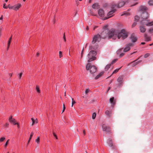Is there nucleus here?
Masks as SVG:
<instances>
[{"instance_id": "a211bd4d", "label": "nucleus", "mask_w": 153, "mask_h": 153, "mask_svg": "<svg viewBox=\"0 0 153 153\" xmlns=\"http://www.w3.org/2000/svg\"><path fill=\"white\" fill-rule=\"evenodd\" d=\"M92 8L94 9H98L100 8V6L98 3H96L93 4L92 6Z\"/></svg>"}, {"instance_id": "5fc2aeb1", "label": "nucleus", "mask_w": 153, "mask_h": 153, "mask_svg": "<svg viewBox=\"0 0 153 153\" xmlns=\"http://www.w3.org/2000/svg\"><path fill=\"white\" fill-rule=\"evenodd\" d=\"M3 7L4 8L7 9V6H6V4L4 3L3 4Z\"/></svg>"}, {"instance_id": "4be33fe9", "label": "nucleus", "mask_w": 153, "mask_h": 153, "mask_svg": "<svg viewBox=\"0 0 153 153\" xmlns=\"http://www.w3.org/2000/svg\"><path fill=\"white\" fill-rule=\"evenodd\" d=\"M140 58V57L138 58L137 59L135 60H134L131 63H132V66L133 67H134L135 66H136V65H137V63L136 61L138 59H139Z\"/></svg>"}, {"instance_id": "a19ab883", "label": "nucleus", "mask_w": 153, "mask_h": 153, "mask_svg": "<svg viewBox=\"0 0 153 153\" xmlns=\"http://www.w3.org/2000/svg\"><path fill=\"white\" fill-rule=\"evenodd\" d=\"M5 138L4 137H2L0 139V142H2L4 141Z\"/></svg>"}, {"instance_id": "ddd939ff", "label": "nucleus", "mask_w": 153, "mask_h": 153, "mask_svg": "<svg viewBox=\"0 0 153 153\" xmlns=\"http://www.w3.org/2000/svg\"><path fill=\"white\" fill-rule=\"evenodd\" d=\"M109 102L111 104V106L113 107L116 104V100L114 99V97H112L110 99Z\"/></svg>"}, {"instance_id": "0eeeda50", "label": "nucleus", "mask_w": 153, "mask_h": 153, "mask_svg": "<svg viewBox=\"0 0 153 153\" xmlns=\"http://www.w3.org/2000/svg\"><path fill=\"white\" fill-rule=\"evenodd\" d=\"M102 130L103 131H105L108 133H111V128L108 126H106L105 124H103L102 126Z\"/></svg>"}, {"instance_id": "ea45409f", "label": "nucleus", "mask_w": 153, "mask_h": 153, "mask_svg": "<svg viewBox=\"0 0 153 153\" xmlns=\"http://www.w3.org/2000/svg\"><path fill=\"white\" fill-rule=\"evenodd\" d=\"M90 13L91 14V15L92 16H96V14H95L94 13V12H93V10H90Z\"/></svg>"}, {"instance_id": "13d9d810", "label": "nucleus", "mask_w": 153, "mask_h": 153, "mask_svg": "<svg viewBox=\"0 0 153 153\" xmlns=\"http://www.w3.org/2000/svg\"><path fill=\"white\" fill-rule=\"evenodd\" d=\"M89 49L91 50H92V49H94V48L92 46H89Z\"/></svg>"}, {"instance_id": "f704fd0d", "label": "nucleus", "mask_w": 153, "mask_h": 153, "mask_svg": "<svg viewBox=\"0 0 153 153\" xmlns=\"http://www.w3.org/2000/svg\"><path fill=\"white\" fill-rule=\"evenodd\" d=\"M117 60V59H113L111 62L110 64H111V65H112L114 63H115Z\"/></svg>"}, {"instance_id": "39448f33", "label": "nucleus", "mask_w": 153, "mask_h": 153, "mask_svg": "<svg viewBox=\"0 0 153 153\" xmlns=\"http://www.w3.org/2000/svg\"><path fill=\"white\" fill-rule=\"evenodd\" d=\"M90 63H88L86 66L87 70H89L90 73L93 74L96 72L97 70V68L94 65H90Z\"/></svg>"}, {"instance_id": "aec40b11", "label": "nucleus", "mask_w": 153, "mask_h": 153, "mask_svg": "<svg viewBox=\"0 0 153 153\" xmlns=\"http://www.w3.org/2000/svg\"><path fill=\"white\" fill-rule=\"evenodd\" d=\"M104 72L103 71H102L100 72L98 75H97L95 77V79H97L98 78H99L100 77H101L104 74Z\"/></svg>"}, {"instance_id": "2f4dec72", "label": "nucleus", "mask_w": 153, "mask_h": 153, "mask_svg": "<svg viewBox=\"0 0 153 153\" xmlns=\"http://www.w3.org/2000/svg\"><path fill=\"white\" fill-rule=\"evenodd\" d=\"M36 90L37 92L39 93H40V91L39 89V87L38 86L36 85Z\"/></svg>"}, {"instance_id": "6ab92c4d", "label": "nucleus", "mask_w": 153, "mask_h": 153, "mask_svg": "<svg viewBox=\"0 0 153 153\" xmlns=\"http://www.w3.org/2000/svg\"><path fill=\"white\" fill-rule=\"evenodd\" d=\"M140 32L141 33H143L146 31V29L145 27L143 26H140L139 27Z\"/></svg>"}, {"instance_id": "393cba45", "label": "nucleus", "mask_w": 153, "mask_h": 153, "mask_svg": "<svg viewBox=\"0 0 153 153\" xmlns=\"http://www.w3.org/2000/svg\"><path fill=\"white\" fill-rule=\"evenodd\" d=\"M130 50V47L129 46H127L126 47V48L124 49L123 51L124 52H126Z\"/></svg>"}, {"instance_id": "423d86ee", "label": "nucleus", "mask_w": 153, "mask_h": 153, "mask_svg": "<svg viewBox=\"0 0 153 153\" xmlns=\"http://www.w3.org/2000/svg\"><path fill=\"white\" fill-rule=\"evenodd\" d=\"M21 7V4L20 3H18L13 6H11L10 4H9L7 6V8L10 9H13V10L17 11Z\"/></svg>"}, {"instance_id": "4468645a", "label": "nucleus", "mask_w": 153, "mask_h": 153, "mask_svg": "<svg viewBox=\"0 0 153 153\" xmlns=\"http://www.w3.org/2000/svg\"><path fill=\"white\" fill-rule=\"evenodd\" d=\"M98 13L100 17H103L104 16V12L102 9H100L99 10Z\"/></svg>"}, {"instance_id": "cd10ccee", "label": "nucleus", "mask_w": 153, "mask_h": 153, "mask_svg": "<svg viewBox=\"0 0 153 153\" xmlns=\"http://www.w3.org/2000/svg\"><path fill=\"white\" fill-rule=\"evenodd\" d=\"M105 114L108 117L110 116V113L108 110H107L105 111Z\"/></svg>"}, {"instance_id": "58836bf2", "label": "nucleus", "mask_w": 153, "mask_h": 153, "mask_svg": "<svg viewBox=\"0 0 153 153\" xmlns=\"http://www.w3.org/2000/svg\"><path fill=\"white\" fill-rule=\"evenodd\" d=\"M96 114L95 113H94L92 114V118L93 119H94L96 117Z\"/></svg>"}, {"instance_id": "338daca9", "label": "nucleus", "mask_w": 153, "mask_h": 153, "mask_svg": "<svg viewBox=\"0 0 153 153\" xmlns=\"http://www.w3.org/2000/svg\"><path fill=\"white\" fill-rule=\"evenodd\" d=\"M83 134L85 135V130H83Z\"/></svg>"}, {"instance_id": "f3484780", "label": "nucleus", "mask_w": 153, "mask_h": 153, "mask_svg": "<svg viewBox=\"0 0 153 153\" xmlns=\"http://www.w3.org/2000/svg\"><path fill=\"white\" fill-rule=\"evenodd\" d=\"M107 143L109 146L113 147L112 140L111 139L109 138L107 141Z\"/></svg>"}, {"instance_id": "774afa93", "label": "nucleus", "mask_w": 153, "mask_h": 153, "mask_svg": "<svg viewBox=\"0 0 153 153\" xmlns=\"http://www.w3.org/2000/svg\"><path fill=\"white\" fill-rule=\"evenodd\" d=\"M110 88H111L110 87H109L108 88V89L107 90L106 92L107 93L108 92V91H109V90L110 89Z\"/></svg>"}, {"instance_id": "c756f323", "label": "nucleus", "mask_w": 153, "mask_h": 153, "mask_svg": "<svg viewBox=\"0 0 153 153\" xmlns=\"http://www.w3.org/2000/svg\"><path fill=\"white\" fill-rule=\"evenodd\" d=\"M148 3L150 6L153 5V0H150L148 1Z\"/></svg>"}, {"instance_id": "6e6552de", "label": "nucleus", "mask_w": 153, "mask_h": 153, "mask_svg": "<svg viewBox=\"0 0 153 153\" xmlns=\"http://www.w3.org/2000/svg\"><path fill=\"white\" fill-rule=\"evenodd\" d=\"M117 81L119 82L118 86L121 87L122 86L123 81V76H120L117 78Z\"/></svg>"}, {"instance_id": "0e129e2a", "label": "nucleus", "mask_w": 153, "mask_h": 153, "mask_svg": "<svg viewBox=\"0 0 153 153\" xmlns=\"http://www.w3.org/2000/svg\"><path fill=\"white\" fill-rule=\"evenodd\" d=\"M39 54H39V53L38 52L37 53H36V57H38V56H39Z\"/></svg>"}, {"instance_id": "f8f14e48", "label": "nucleus", "mask_w": 153, "mask_h": 153, "mask_svg": "<svg viewBox=\"0 0 153 153\" xmlns=\"http://www.w3.org/2000/svg\"><path fill=\"white\" fill-rule=\"evenodd\" d=\"M12 116H10L9 119V121L11 123H13L14 125H16L17 123L16 122L15 119L12 118Z\"/></svg>"}, {"instance_id": "9b49d317", "label": "nucleus", "mask_w": 153, "mask_h": 153, "mask_svg": "<svg viewBox=\"0 0 153 153\" xmlns=\"http://www.w3.org/2000/svg\"><path fill=\"white\" fill-rule=\"evenodd\" d=\"M130 39L131 40V42H136L137 40V39L135 36L134 33H132L130 37Z\"/></svg>"}, {"instance_id": "bf43d9fd", "label": "nucleus", "mask_w": 153, "mask_h": 153, "mask_svg": "<svg viewBox=\"0 0 153 153\" xmlns=\"http://www.w3.org/2000/svg\"><path fill=\"white\" fill-rule=\"evenodd\" d=\"M22 73H21L20 74H19V79H20L21 77H22Z\"/></svg>"}, {"instance_id": "69168bd1", "label": "nucleus", "mask_w": 153, "mask_h": 153, "mask_svg": "<svg viewBox=\"0 0 153 153\" xmlns=\"http://www.w3.org/2000/svg\"><path fill=\"white\" fill-rule=\"evenodd\" d=\"M98 27V26H95L94 27V28H93V30H94L96 28H97V27Z\"/></svg>"}, {"instance_id": "3c124183", "label": "nucleus", "mask_w": 153, "mask_h": 153, "mask_svg": "<svg viewBox=\"0 0 153 153\" xmlns=\"http://www.w3.org/2000/svg\"><path fill=\"white\" fill-rule=\"evenodd\" d=\"M63 38L64 42H66V37H65V33H64Z\"/></svg>"}, {"instance_id": "c85d7f7f", "label": "nucleus", "mask_w": 153, "mask_h": 153, "mask_svg": "<svg viewBox=\"0 0 153 153\" xmlns=\"http://www.w3.org/2000/svg\"><path fill=\"white\" fill-rule=\"evenodd\" d=\"M147 26H151L153 25V21L149 22L146 24Z\"/></svg>"}, {"instance_id": "bb28decb", "label": "nucleus", "mask_w": 153, "mask_h": 153, "mask_svg": "<svg viewBox=\"0 0 153 153\" xmlns=\"http://www.w3.org/2000/svg\"><path fill=\"white\" fill-rule=\"evenodd\" d=\"M122 67H121L119 68H117L116 69H115L113 72L112 74H111V76L112 74H114L115 73H116Z\"/></svg>"}, {"instance_id": "1a4fd4ad", "label": "nucleus", "mask_w": 153, "mask_h": 153, "mask_svg": "<svg viewBox=\"0 0 153 153\" xmlns=\"http://www.w3.org/2000/svg\"><path fill=\"white\" fill-rule=\"evenodd\" d=\"M116 11V10H111V11H110L107 14V17H104V20H106L112 17L113 15L112 14Z\"/></svg>"}, {"instance_id": "864d4df0", "label": "nucleus", "mask_w": 153, "mask_h": 153, "mask_svg": "<svg viewBox=\"0 0 153 153\" xmlns=\"http://www.w3.org/2000/svg\"><path fill=\"white\" fill-rule=\"evenodd\" d=\"M31 120H32V121L33 122V123H32V125H33L35 123V120L33 118H31Z\"/></svg>"}, {"instance_id": "49530a36", "label": "nucleus", "mask_w": 153, "mask_h": 153, "mask_svg": "<svg viewBox=\"0 0 153 153\" xmlns=\"http://www.w3.org/2000/svg\"><path fill=\"white\" fill-rule=\"evenodd\" d=\"M137 23L136 22H133V23L132 25V27H135L136 26V25H137Z\"/></svg>"}, {"instance_id": "f03ea898", "label": "nucleus", "mask_w": 153, "mask_h": 153, "mask_svg": "<svg viewBox=\"0 0 153 153\" xmlns=\"http://www.w3.org/2000/svg\"><path fill=\"white\" fill-rule=\"evenodd\" d=\"M107 31L103 30L101 33V35L99 34L95 35L93 38V40L92 41V43L94 44L96 42L98 41L99 42L101 40V38L102 39L105 38L107 36Z\"/></svg>"}, {"instance_id": "20e7f679", "label": "nucleus", "mask_w": 153, "mask_h": 153, "mask_svg": "<svg viewBox=\"0 0 153 153\" xmlns=\"http://www.w3.org/2000/svg\"><path fill=\"white\" fill-rule=\"evenodd\" d=\"M107 37L108 39L112 38L113 39H115V36L117 35V32L116 30L114 28H111L108 31Z\"/></svg>"}, {"instance_id": "9d476101", "label": "nucleus", "mask_w": 153, "mask_h": 153, "mask_svg": "<svg viewBox=\"0 0 153 153\" xmlns=\"http://www.w3.org/2000/svg\"><path fill=\"white\" fill-rule=\"evenodd\" d=\"M120 32L122 35V39H124L128 37V33L125 30L122 29Z\"/></svg>"}, {"instance_id": "680f3d73", "label": "nucleus", "mask_w": 153, "mask_h": 153, "mask_svg": "<svg viewBox=\"0 0 153 153\" xmlns=\"http://www.w3.org/2000/svg\"><path fill=\"white\" fill-rule=\"evenodd\" d=\"M17 123V124H16V125H17V127L18 128H20V126H19V123Z\"/></svg>"}, {"instance_id": "7c9ffc66", "label": "nucleus", "mask_w": 153, "mask_h": 153, "mask_svg": "<svg viewBox=\"0 0 153 153\" xmlns=\"http://www.w3.org/2000/svg\"><path fill=\"white\" fill-rule=\"evenodd\" d=\"M108 25H105L103 27V29L104 30H107V31H108Z\"/></svg>"}, {"instance_id": "e2e57ef3", "label": "nucleus", "mask_w": 153, "mask_h": 153, "mask_svg": "<svg viewBox=\"0 0 153 153\" xmlns=\"http://www.w3.org/2000/svg\"><path fill=\"white\" fill-rule=\"evenodd\" d=\"M95 101V100H92L91 102H89V103H92L93 102H94Z\"/></svg>"}, {"instance_id": "6e6d98bb", "label": "nucleus", "mask_w": 153, "mask_h": 153, "mask_svg": "<svg viewBox=\"0 0 153 153\" xmlns=\"http://www.w3.org/2000/svg\"><path fill=\"white\" fill-rule=\"evenodd\" d=\"M124 55V53H121L120 54L119 56L120 57H122Z\"/></svg>"}, {"instance_id": "37998d69", "label": "nucleus", "mask_w": 153, "mask_h": 153, "mask_svg": "<svg viewBox=\"0 0 153 153\" xmlns=\"http://www.w3.org/2000/svg\"><path fill=\"white\" fill-rule=\"evenodd\" d=\"M72 107L73 106V105L76 102L74 100V99L73 98H72Z\"/></svg>"}, {"instance_id": "5701e85b", "label": "nucleus", "mask_w": 153, "mask_h": 153, "mask_svg": "<svg viewBox=\"0 0 153 153\" xmlns=\"http://www.w3.org/2000/svg\"><path fill=\"white\" fill-rule=\"evenodd\" d=\"M117 36V37L118 39H120L121 37H122V35L120 32L118 33L117 32V35H115V38H116Z\"/></svg>"}, {"instance_id": "a18cd8bd", "label": "nucleus", "mask_w": 153, "mask_h": 153, "mask_svg": "<svg viewBox=\"0 0 153 153\" xmlns=\"http://www.w3.org/2000/svg\"><path fill=\"white\" fill-rule=\"evenodd\" d=\"M53 135L55 137L56 139H58L56 135V134L53 131Z\"/></svg>"}, {"instance_id": "c03bdc74", "label": "nucleus", "mask_w": 153, "mask_h": 153, "mask_svg": "<svg viewBox=\"0 0 153 153\" xmlns=\"http://www.w3.org/2000/svg\"><path fill=\"white\" fill-rule=\"evenodd\" d=\"M33 132H32L31 133V134H30V137H29L30 139H31L33 136Z\"/></svg>"}, {"instance_id": "a878e982", "label": "nucleus", "mask_w": 153, "mask_h": 153, "mask_svg": "<svg viewBox=\"0 0 153 153\" xmlns=\"http://www.w3.org/2000/svg\"><path fill=\"white\" fill-rule=\"evenodd\" d=\"M140 19V17L138 16H134V20L136 22H139Z\"/></svg>"}, {"instance_id": "de8ad7c7", "label": "nucleus", "mask_w": 153, "mask_h": 153, "mask_svg": "<svg viewBox=\"0 0 153 153\" xmlns=\"http://www.w3.org/2000/svg\"><path fill=\"white\" fill-rule=\"evenodd\" d=\"M59 56L60 58H61L62 56V52L61 51H59Z\"/></svg>"}, {"instance_id": "09e8293b", "label": "nucleus", "mask_w": 153, "mask_h": 153, "mask_svg": "<svg viewBox=\"0 0 153 153\" xmlns=\"http://www.w3.org/2000/svg\"><path fill=\"white\" fill-rule=\"evenodd\" d=\"M65 108H66V107L65 106V105L64 104H63V110H62V113L64 111H65Z\"/></svg>"}, {"instance_id": "4c0bfd02", "label": "nucleus", "mask_w": 153, "mask_h": 153, "mask_svg": "<svg viewBox=\"0 0 153 153\" xmlns=\"http://www.w3.org/2000/svg\"><path fill=\"white\" fill-rule=\"evenodd\" d=\"M150 55V54L149 53H146L144 55V57L145 58H147Z\"/></svg>"}, {"instance_id": "b1692460", "label": "nucleus", "mask_w": 153, "mask_h": 153, "mask_svg": "<svg viewBox=\"0 0 153 153\" xmlns=\"http://www.w3.org/2000/svg\"><path fill=\"white\" fill-rule=\"evenodd\" d=\"M111 65L110 63H109L108 64H107L105 67V71H107L108 70V69L109 68H110L111 66Z\"/></svg>"}, {"instance_id": "79ce46f5", "label": "nucleus", "mask_w": 153, "mask_h": 153, "mask_svg": "<svg viewBox=\"0 0 153 153\" xmlns=\"http://www.w3.org/2000/svg\"><path fill=\"white\" fill-rule=\"evenodd\" d=\"M134 45V44L133 43H129L127 44V46H133Z\"/></svg>"}, {"instance_id": "412c9836", "label": "nucleus", "mask_w": 153, "mask_h": 153, "mask_svg": "<svg viewBox=\"0 0 153 153\" xmlns=\"http://www.w3.org/2000/svg\"><path fill=\"white\" fill-rule=\"evenodd\" d=\"M12 35H11V36L9 39V40L8 41V44H7V51H8V50L9 48V47H10V46L11 42V41L12 40Z\"/></svg>"}, {"instance_id": "473e14b6", "label": "nucleus", "mask_w": 153, "mask_h": 153, "mask_svg": "<svg viewBox=\"0 0 153 153\" xmlns=\"http://www.w3.org/2000/svg\"><path fill=\"white\" fill-rule=\"evenodd\" d=\"M124 13H123L121 15V16H123V15H126L127 16H129L130 15V13L128 12H123Z\"/></svg>"}, {"instance_id": "7ed1b4c3", "label": "nucleus", "mask_w": 153, "mask_h": 153, "mask_svg": "<svg viewBox=\"0 0 153 153\" xmlns=\"http://www.w3.org/2000/svg\"><path fill=\"white\" fill-rule=\"evenodd\" d=\"M97 54V52L96 51L91 50L89 51L87 55V57L89 59L88 61V62H90L96 60L97 58L96 56Z\"/></svg>"}, {"instance_id": "e433bc0d", "label": "nucleus", "mask_w": 153, "mask_h": 153, "mask_svg": "<svg viewBox=\"0 0 153 153\" xmlns=\"http://www.w3.org/2000/svg\"><path fill=\"white\" fill-rule=\"evenodd\" d=\"M9 126V124L8 123H6L4 125V128H8Z\"/></svg>"}, {"instance_id": "f257e3e1", "label": "nucleus", "mask_w": 153, "mask_h": 153, "mask_svg": "<svg viewBox=\"0 0 153 153\" xmlns=\"http://www.w3.org/2000/svg\"><path fill=\"white\" fill-rule=\"evenodd\" d=\"M139 11L142 12L141 17L142 20L140 21V23L143 24V21L147 19L149 17V14L147 12L148 8L146 6L141 5L139 7Z\"/></svg>"}, {"instance_id": "dca6fc26", "label": "nucleus", "mask_w": 153, "mask_h": 153, "mask_svg": "<svg viewBox=\"0 0 153 153\" xmlns=\"http://www.w3.org/2000/svg\"><path fill=\"white\" fill-rule=\"evenodd\" d=\"M144 37L145 39V41L146 42H148L150 41L151 40V38L150 37L148 36L147 34L145 33L144 35Z\"/></svg>"}, {"instance_id": "8fccbe9b", "label": "nucleus", "mask_w": 153, "mask_h": 153, "mask_svg": "<svg viewBox=\"0 0 153 153\" xmlns=\"http://www.w3.org/2000/svg\"><path fill=\"white\" fill-rule=\"evenodd\" d=\"M149 31L150 33H152L153 32V28L149 29Z\"/></svg>"}, {"instance_id": "2eb2a0df", "label": "nucleus", "mask_w": 153, "mask_h": 153, "mask_svg": "<svg viewBox=\"0 0 153 153\" xmlns=\"http://www.w3.org/2000/svg\"><path fill=\"white\" fill-rule=\"evenodd\" d=\"M125 4V2L124 1H120L117 5V7L118 8H120L123 6Z\"/></svg>"}, {"instance_id": "72a5a7b5", "label": "nucleus", "mask_w": 153, "mask_h": 153, "mask_svg": "<svg viewBox=\"0 0 153 153\" xmlns=\"http://www.w3.org/2000/svg\"><path fill=\"white\" fill-rule=\"evenodd\" d=\"M35 141L37 143L39 144L40 142V137H38L37 139L35 140Z\"/></svg>"}, {"instance_id": "4d7b16f0", "label": "nucleus", "mask_w": 153, "mask_h": 153, "mask_svg": "<svg viewBox=\"0 0 153 153\" xmlns=\"http://www.w3.org/2000/svg\"><path fill=\"white\" fill-rule=\"evenodd\" d=\"M84 51V48H83V49H82V53H81V58H82V56H83V51Z\"/></svg>"}, {"instance_id": "603ef678", "label": "nucleus", "mask_w": 153, "mask_h": 153, "mask_svg": "<svg viewBox=\"0 0 153 153\" xmlns=\"http://www.w3.org/2000/svg\"><path fill=\"white\" fill-rule=\"evenodd\" d=\"M9 140H7V141H6V142L5 144L4 145L5 147H6L7 146V145L8 144V143Z\"/></svg>"}, {"instance_id": "052dcab7", "label": "nucleus", "mask_w": 153, "mask_h": 153, "mask_svg": "<svg viewBox=\"0 0 153 153\" xmlns=\"http://www.w3.org/2000/svg\"><path fill=\"white\" fill-rule=\"evenodd\" d=\"M142 62V60H139L137 62V64H138L139 63L141 62Z\"/></svg>"}, {"instance_id": "c9c22d12", "label": "nucleus", "mask_w": 153, "mask_h": 153, "mask_svg": "<svg viewBox=\"0 0 153 153\" xmlns=\"http://www.w3.org/2000/svg\"><path fill=\"white\" fill-rule=\"evenodd\" d=\"M117 6V5L115 4H113L111 6V10H116V9H114V8L116 7Z\"/></svg>"}]
</instances>
